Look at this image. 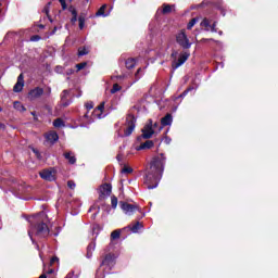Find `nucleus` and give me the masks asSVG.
Wrapping results in <instances>:
<instances>
[{
    "mask_svg": "<svg viewBox=\"0 0 278 278\" xmlns=\"http://www.w3.org/2000/svg\"><path fill=\"white\" fill-rule=\"evenodd\" d=\"M108 8V4H103L98 12L96 13V16H105V10Z\"/></svg>",
    "mask_w": 278,
    "mask_h": 278,
    "instance_id": "nucleus-20",
    "label": "nucleus"
},
{
    "mask_svg": "<svg viewBox=\"0 0 278 278\" xmlns=\"http://www.w3.org/2000/svg\"><path fill=\"white\" fill-rule=\"evenodd\" d=\"M49 5H51V2H48V4L43 9V13L48 16L49 21L53 23V20H51V16H49Z\"/></svg>",
    "mask_w": 278,
    "mask_h": 278,
    "instance_id": "nucleus-28",
    "label": "nucleus"
},
{
    "mask_svg": "<svg viewBox=\"0 0 278 278\" xmlns=\"http://www.w3.org/2000/svg\"><path fill=\"white\" fill-rule=\"evenodd\" d=\"M58 132L55 131H50L48 135H47V140H49V142H58Z\"/></svg>",
    "mask_w": 278,
    "mask_h": 278,
    "instance_id": "nucleus-16",
    "label": "nucleus"
},
{
    "mask_svg": "<svg viewBox=\"0 0 278 278\" xmlns=\"http://www.w3.org/2000/svg\"><path fill=\"white\" fill-rule=\"evenodd\" d=\"M136 66V59L126 60V68L131 70Z\"/></svg>",
    "mask_w": 278,
    "mask_h": 278,
    "instance_id": "nucleus-19",
    "label": "nucleus"
},
{
    "mask_svg": "<svg viewBox=\"0 0 278 278\" xmlns=\"http://www.w3.org/2000/svg\"><path fill=\"white\" fill-rule=\"evenodd\" d=\"M97 110H99L101 114H103V110H105V102H101V104L98 105Z\"/></svg>",
    "mask_w": 278,
    "mask_h": 278,
    "instance_id": "nucleus-33",
    "label": "nucleus"
},
{
    "mask_svg": "<svg viewBox=\"0 0 278 278\" xmlns=\"http://www.w3.org/2000/svg\"><path fill=\"white\" fill-rule=\"evenodd\" d=\"M37 231L38 233H42V236H49V227L45 223L37 226Z\"/></svg>",
    "mask_w": 278,
    "mask_h": 278,
    "instance_id": "nucleus-12",
    "label": "nucleus"
},
{
    "mask_svg": "<svg viewBox=\"0 0 278 278\" xmlns=\"http://www.w3.org/2000/svg\"><path fill=\"white\" fill-rule=\"evenodd\" d=\"M172 12H175V5L163 4V14H170Z\"/></svg>",
    "mask_w": 278,
    "mask_h": 278,
    "instance_id": "nucleus-15",
    "label": "nucleus"
},
{
    "mask_svg": "<svg viewBox=\"0 0 278 278\" xmlns=\"http://www.w3.org/2000/svg\"><path fill=\"white\" fill-rule=\"evenodd\" d=\"M78 22H79V29H84V25L86 24V18L80 16L78 18Z\"/></svg>",
    "mask_w": 278,
    "mask_h": 278,
    "instance_id": "nucleus-31",
    "label": "nucleus"
},
{
    "mask_svg": "<svg viewBox=\"0 0 278 278\" xmlns=\"http://www.w3.org/2000/svg\"><path fill=\"white\" fill-rule=\"evenodd\" d=\"M87 65H88V63L83 62V63L77 64L76 68H77V71H81V70L86 68Z\"/></svg>",
    "mask_w": 278,
    "mask_h": 278,
    "instance_id": "nucleus-32",
    "label": "nucleus"
},
{
    "mask_svg": "<svg viewBox=\"0 0 278 278\" xmlns=\"http://www.w3.org/2000/svg\"><path fill=\"white\" fill-rule=\"evenodd\" d=\"M197 23H199V17L192 18L188 25H187V29H192L193 25H197Z\"/></svg>",
    "mask_w": 278,
    "mask_h": 278,
    "instance_id": "nucleus-23",
    "label": "nucleus"
},
{
    "mask_svg": "<svg viewBox=\"0 0 278 278\" xmlns=\"http://www.w3.org/2000/svg\"><path fill=\"white\" fill-rule=\"evenodd\" d=\"M0 129H5V124H0Z\"/></svg>",
    "mask_w": 278,
    "mask_h": 278,
    "instance_id": "nucleus-43",
    "label": "nucleus"
},
{
    "mask_svg": "<svg viewBox=\"0 0 278 278\" xmlns=\"http://www.w3.org/2000/svg\"><path fill=\"white\" fill-rule=\"evenodd\" d=\"M39 175L46 181H55V170L53 169H43Z\"/></svg>",
    "mask_w": 278,
    "mask_h": 278,
    "instance_id": "nucleus-7",
    "label": "nucleus"
},
{
    "mask_svg": "<svg viewBox=\"0 0 278 278\" xmlns=\"http://www.w3.org/2000/svg\"><path fill=\"white\" fill-rule=\"evenodd\" d=\"M72 23H77V16L74 15V16L72 17Z\"/></svg>",
    "mask_w": 278,
    "mask_h": 278,
    "instance_id": "nucleus-42",
    "label": "nucleus"
},
{
    "mask_svg": "<svg viewBox=\"0 0 278 278\" xmlns=\"http://www.w3.org/2000/svg\"><path fill=\"white\" fill-rule=\"evenodd\" d=\"M88 53H90V50H88V48L78 49V55H88Z\"/></svg>",
    "mask_w": 278,
    "mask_h": 278,
    "instance_id": "nucleus-25",
    "label": "nucleus"
},
{
    "mask_svg": "<svg viewBox=\"0 0 278 278\" xmlns=\"http://www.w3.org/2000/svg\"><path fill=\"white\" fill-rule=\"evenodd\" d=\"M64 157H65V160H67L71 164H75V162H77V159H76L75 155H73V153H71V152H65V153H64Z\"/></svg>",
    "mask_w": 278,
    "mask_h": 278,
    "instance_id": "nucleus-17",
    "label": "nucleus"
},
{
    "mask_svg": "<svg viewBox=\"0 0 278 278\" xmlns=\"http://www.w3.org/2000/svg\"><path fill=\"white\" fill-rule=\"evenodd\" d=\"M33 153H35L36 157H38V160H40V152H38V150L33 148Z\"/></svg>",
    "mask_w": 278,
    "mask_h": 278,
    "instance_id": "nucleus-37",
    "label": "nucleus"
},
{
    "mask_svg": "<svg viewBox=\"0 0 278 278\" xmlns=\"http://www.w3.org/2000/svg\"><path fill=\"white\" fill-rule=\"evenodd\" d=\"M121 205H122V210L125 211L126 214H131L136 212V206L134 204L121 202Z\"/></svg>",
    "mask_w": 278,
    "mask_h": 278,
    "instance_id": "nucleus-10",
    "label": "nucleus"
},
{
    "mask_svg": "<svg viewBox=\"0 0 278 278\" xmlns=\"http://www.w3.org/2000/svg\"><path fill=\"white\" fill-rule=\"evenodd\" d=\"M67 186H68V188H70L71 190H75V181L70 180V181L67 182Z\"/></svg>",
    "mask_w": 278,
    "mask_h": 278,
    "instance_id": "nucleus-34",
    "label": "nucleus"
},
{
    "mask_svg": "<svg viewBox=\"0 0 278 278\" xmlns=\"http://www.w3.org/2000/svg\"><path fill=\"white\" fill-rule=\"evenodd\" d=\"M70 12H72L73 16H77V10H75V9H70Z\"/></svg>",
    "mask_w": 278,
    "mask_h": 278,
    "instance_id": "nucleus-40",
    "label": "nucleus"
},
{
    "mask_svg": "<svg viewBox=\"0 0 278 278\" xmlns=\"http://www.w3.org/2000/svg\"><path fill=\"white\" fill-rule=\"evenodd\" d=\"M61 5H62V9L63 10H66V0H59Z\"/></svg>",
    "mask_w": 278,
    "mask_h": 278,
    "instance_id": "nucleus-36",
    "label": "nucleus"
},
{
    "mask_svg": "<svg viewBox=\"0 0 278 278\" xmlns=\"http://www.w3.org/2000/svg\"><path fill=\"white\" fill-rule=\"evenodd\" d=\"M13 108L15 110H17V112H25V110H26L25 106H23L21 102H14Z\"/></svg>",
    "mask_w": 278,
    "mask_h": 278,
    "instance_id": "nucleus-21",
    "label": "nucleus"
},
{
    "mask_svg": "<svg viewBox=\"0 0 278 278\" xmlns=\"http://www.w3.org/2000/svg\"><path fill=\"white\" fill-rule=\"evenodd\" d=\"M54 127H64V121H62V118H56L53 122Z\"/></svg>",
    "mask_w": 278,
    "mask_h": 278,
    "instance_id": "nucleus-26",
    "label": "nucleus"
},
{
    "mask_svg": "<svg viewBox=\"0 0 278 278\" xmlns=\"http://www.w3.org/2000/svg\"><path fill=\"white\" fill-rule=\"evenodd\" d=\"M86 108H87V110H92V108H94V104H92V103H87V104H86Z\"/></svg>",
    "mask_w": 278,
    "mask_h": 278,
    "instance_id": "nucleus-39",
    "label": "nucleus"
},
{
    "mask_svg": "<svg viewBox=\"0 0 278 278\" xmlns=\"http://www.w3.org/2000/svg\"><path fill=\"white\" fill-rule=\"evenodd\" d=\"M111 203H112V207L114 210H116V206L118 205V198L113 195L112 199H111Z\"/></svg>",
    "mask_w": 278,
    "mask_h": 278,
    "instance_id": "nucleus-30",
    "label": "nucleus"
},
{
    "mask_svg": "<svg viewBox=\"0 0 278 278\" xmlns=\"http://www.w3.org/2000/svg\"><path fill=\"white\" fill-rule=\"evenodd\" d=\"M127 127L124 130V136H131L134 134V129H136V117L134 116H128L127 117Z\"/></svg>",
    "mask_w": 278,
    "mask_h": 278,
    "instance_id": "nucleus-5",
    "label": "nucleus"
},
{
    "mask_svg": "<svg viewBox=\"0 0 278 278\" xmlns=\"http://www.w3.org/2000/svg\"><path fill=\"white\" fill-rule=\"evenodd\" d=\"M208 29H210L211 31H216V24L214 23L213 25H210V26H208Z\"/></svg>",
    "mask_w": 278,
    "mask_h": 278,
    "instance_id": "nucleus-38",
    "label": "nucleus"
},
{
    "mask_svg": "<svg viewBox=\"0 0 278 278\" xmlns=\"http://www.w3.org/2000/svg\"><path fill=\"white\" fill-rule=\"evenodd\" d=\"M0 112H1V108H0Z\"/></svg>",
    "mask_w": 278,
    "mask_h": 278,
    "instance_id": "nucleus-47",
    "label": "nucleus"
},
{
    "mask_svg": "<svg viewBox=\"0 0 278 278\" xmlns=\"http://www.w3.org/2000/svg\"><path fill=\"white\" fill-rule=\"evenodd\" d=\"M172 123H173V115H170V114H166V116H164L161 119V124H162L163 127L172 125Z\"/></svg>",
    "mask_w": 278,
    "mask_h": 278,
    "instance_id": "nucleus-13",
    "label": "nucleus"
},
{
    "mask_svg": "<svg viewBox=\"0 0 278 278\" xmlns=\"http://www.w3.org/2000/svg\"><path fill=\"white\" fill-rule=\"evenodd\" d=\"M118 238H121V230H114L111 233V240H118Z\"/></svg>",
    "mask_w": 278,
    "mask_h": 278,
    "instance_id": "nucleus-24",
    "label": "nucleus"
},
{
    "mask_svg": "<svg viewBox=\"0 0 278 278\" xmlns=\"http://www.w3.org/2000/svg\"><path fill=\"white\" fill-rule=\"evenodd\" d=\"M188 58H190V53L188 52L180 54L178 62L173 64V68H179V66H181V64H184L188 60Z\"/></svg>",
    "mask_w": 278,
    "mask_h": 278,
    "instance_id": "nucleus-9",
    "label": "nucleus"
},
{
    "mask_svg": "<svg viewBox=\"0 0 278 278\" xmlns=\"http://www.w3.org/2000/svg\"><path fill=\"white\" fill-rule=\"evenodd\" d=\"M176 42L182 49H190L192 47V42L188 39V35H186V30L182 29L176 35Z\"/></svg>",
    "mask_w": 278,
    "mask_h": 278,
    "instance_id": "nucleus-2",
    "label": "nucleus"
},
{
    "mask_svg": "<svg viewBox=\"0 0 278 278\" xmlns=\"http://www.w3.org/2000/svg\"><path fill=\"white\" fill-rule=\"evenodd\" d=\"M39 39H40V36H34V37L30 38V40H33V41L34 40H39Z\"/></svg>",
    "mask_w": 278,
    "mask_h": 278,
    "instance_id": "nucleus-41",
    "label": "nucleus"
},
{
    "mask_svg": "<svg viewBox=\"0 0 278 278\" xmlns=\"http://www.w3.org/2000/svg\"><path fill=\"white\" fill-rule=\"evenodd\" d=\"M162 173H164V157L157 156L151 162L150 169L144 179L149 190L157 188V180L162 177Z\"/></svg>",
    "mask_w": 278,
    "mask_h": 278,
    "instance_id": "nucleus-1",
    "label": "nucleus"
},
{
    "mask_svg": "<svg viewBox=\"0 0 278 278\" xmlns=\"http://www.w3.org/2000/svg\"><path fill=\"white\" fill-rule=\"evenodd\" d=\"M39 278H47V274L41 275Z\"/></svg>",
    "mask_w": 278,
    "mask_h": 278,
    "instance_id": "nucleus-44",
    "label": "nucleus"
},
{
    "mask_svg": "<svg viewBox=\"0 0 278 278\" xmlns=\"http://www.w3.org/2000/svg\"><path fill=\"white\" fill-rule=\"evenodd\" d=\"M49 273H53V269H51Z\"/></svg>",
    "mask_w": 278,
    "mask_h": 278,
    "instance_id": "nucleus-46",
    "label": "nucleus"
},
{
    "mask_svg": "<svg viewBox=\"0 0 278 278\" xmlns=\"http://www.w3.org/2000/svg\"><path fill=\"white\" fill-rule=\"evenodd\" d=\"M55 262H60V258H58V256H54L51 258V261H50L51 266H53V264H55Z\"/></svg>",
    "mask_w": 278,
    "mask_h": 278,
    "instance_id": "nucleus-35",
    "label": "nucleus"
},
{
    "mask_svg": "<svg viewBox=\"0 0 278 278\" xmlns=\"http://www.w3.org/2000/svg\"><path fill=\"white\" fill-rule=\"evenodd\" d=\"M141 131H142L141 136L146 140H149V138H152L153 134H155V130H153V119H149Z\"/></svg>",
    "mask_w": 278,
    "mask_h": 278,
    "instance_id": "nucleus-3",
    "label": "nucleus"
},
{
    "mask_svg": "<svg viewBox=\"0 0 278 278\" xmlns=\"http://www.w3.org/2000/svg\"><path fill=\"white\" fill-rule=\"evenodd\" d=\"M116 264V254L108 253L102 257L101 266H105L106 268H112Z\"/></svg>",
    "mask_w": 278,
    "mask_h": 278,
    "instance_id": "nucleus-4",
    "label": "nucleus"
},
{
    "mask_svg": "<svg viewBox=\"0 0 278 278\" xmlns=\"http://www.w3.org/2000/svg\"><path fill=\"white\" fill-rule=\"evenodd\" d=\"M41 94H45V90L40 87H37L29 91L28 99H30V101H34L36 99H40Z\"/></svg>",
    "mask_w": 278,
    "mask_h": 278,
    "instance_id": "nucleus-8",
    "label": "nucleus"
},
{
    "mask_svg": "<svg viewBox=\"0 0 278 278\" xmlns=\"http://www.w3.org/2000/svg\"><path fill=\"white\" fill-rule=\"evenodd\" d=\"M153 141L148 140L140 144V147L137 148V151H142V149H153Z\"/></svg>",
    "mask_w": 278,
    "mask_h": 278,
    "instance_id": "nucleus-14",
    "label": "nucleus"
},
{
    "mask_svg": "<svg viewBox=\"0 0 278 278\" xmlns=\"http://www.w3.org/2000/svg\"><path fill=\"white\" fill-rule=\"evenodd\" d=\"M100 195L99 199L103 201V199H108L112 194V185L104 184L100 187Z\"/></svg>",
    "mask_w": 278,
    "mask_h": 278,
    "instance_id": "nucleus-6",
    "label": "nucleus"
},
{
    "mask_svg": "<svg viewBox=\"0 0 278 278\" xmlns=\"http://www.w3.org/2000/svg\"><path fill=\"white\" fill-rule=\"evenodd\" d=\"M121 91V87L118 84H114L113 88L111 89L112 94H116V92Z\"/></svg>",
    "mask_w": 278,
    "mask_h": 278,
    "instance_id": "nucleus-29",
    "label": "nucleus"
},
{
    "mask_svg": "<svg viewBox=\"0 0 278 278\" xmlns=\"http://www.w3.org/2000/svg\"><path fill=\"white\" fill-rule=\"evenodd\" d=\"M23 86H25V80H23V74H21L17 77V83L15 84V86L13 87V90L15 92H21V90H23Z\"/></svg>",
    "mask_w": 278,
    "mask_h": 278,
    "instance_id": "nucleus-11",
    "label": "nucleus"
},
{
    "mask_svg": "<svg viewBox=\"0 0 278 278\" xmlns=\"http://www.w3.org/2000/svg\"><path fill=\"white\" fill-rule=\"evenodd\" d=\"M137 73H140V68L137 71Z\"/></svg>",
    "mask_w": 278,
    "mask_h": 278,
    "instance_id": "nucleus-45",
    "label": "nucleus"
},
{
    "mask_svg": "<svg viewBox=\"0 0 278 278\" xmlns=\"http://www.w3.org/2000/svg\"><path fill=\"white\" fill-rule=\"evenodd\" d=\"M200 25L201 27H204L206 31H210V20L204 18Z\"/></svg>",
    "mask_w": 278,
    "mask_h": 278,
    "instance_id": "nucleus-22",
    "label": "nucleus"
},
{
    "mask_svg": "<svg viewBox=\"0 0 278 278\" xmlns=\"http://www.w3.org/2000/svg\"><path fill=\"white\" fill-rule=\"evenodd\" d=\"M122 173H125V174L129 175V174L134 173V168H131L130 166L125 165L122 168Z\"/></svg>",
    "mask_w": 278,
    "mask_h": 278,
    "instance_id": "nucleus-27",
    "label": "nucleus"
},
{
    "mask_svg": "<svg viewBox=\"0 0 278 278\" xmlns=\"http://www.w3.org/2000/svg\"><path fill=\"white\" fill-rule=\"evenodd\" d=\"M139 229H142V224H140V222H137L136 224L130 226V230L132 231V233H138Z\"/></svg>",
    "mask_w": 278,
    "mask_h": 278,
    "instance_id": "nucleus-18",
    "label": "nucleus"
}]
</instances>
